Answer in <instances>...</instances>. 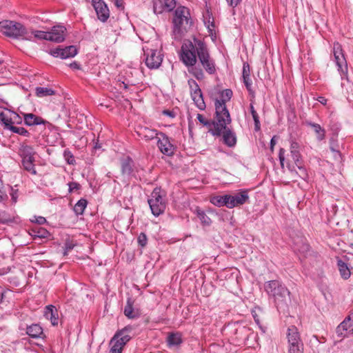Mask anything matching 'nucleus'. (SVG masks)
Listing matches in <instances>:
<instances>
[{"mask_svg": "<svg viewBox=\"0 0 353 353\" xmlns=\"http://www.w3.org/2000/svg\"><path fill=\"white\" fill-rule=\"evenodd\" d=\"M63 157L65 160L69 165H74L76 163L74 157L69 150H65L63 152Z\"/></svg>", "mask_w": 353, "mask_h": 353, "instance_id": "obj_44", "label": "nucleus"}, {"mask_svg": "<svg viewBox=\"0 0 353 353\" xmlns=\"http://www.w3.org/2000/svg\"><path fill=\"white\" fill-rule=\"evenodd\" d=\"M73 248H74V245H72V243H66L65 248L64 255H66L68 254V252L72 250Z\"/></svg>", "mask_w": 353, "mask_h": 353, "instance_id": "obj_62", "label": "nucleus"}, {"mask_svg": "<svg viewBox=\"0 0 353 353\" xmlns=\"http://www.w3.org/2000/svg\"><path fill=\"white\" fill-rule=\"evenodd\" d=\"M19 154L21 159H25L34 158L36 152L32 146L23 143L20 144Z\"/></svg>", "mask_w": 353, "mask_h": 353, "instance_id": "obj_25", "label": "nucleus"}, {"mask_svg": "<svg viewBox=\"0 0 353 353\" xmlns=\"http://www.w3.org/2000/svg\"><path fill=\"white\" fill-rule=\"evenodd\" d=\"M232 198L234 207H236L245 203L249 199V196L246 190H242L234 195H232Z\"/></svg>", "mask_w": 353, "mask_h": 353, "instance_id": "obj_30", "label": "nucleus"}, {"mask_svg": "<svg viewBox=\"0 0 353 353\" xmlns=\"http://www.w3.org/2000/svg\"><path fill=\"white\" fill-rule=\"evenodd\" d=\"M157 146L163 154L172 156L174 153V145L171 143L170 138L163 132H159Z\"/></svg>", "mask_w": 353, "mask_h": 353, "instance_id": "obj_12", "label": "nucleus"}, {"mask_svg": "<svg viewBox=\"0 0 353 353\" xmlns=\"http://www.w3.org/2000/svg\"><path fill=\"white\" fill-rule=\"evenodd\" d=\"M55 91L49 88L37 87L35 88V94L38 97H44L47 96L54 95Z\"/></svg>", "mask_w": 353, "mask_h": 353, "instance_id": "obj_38", "label": "nucleus"}, {"mask_svg": "<svg viewBox=\"0 0 353 353\" xmlns=\"http://www.w3.org/2000/svg\"><path fill=\"white\" fill-rule=\"evenodd\" d=\"M232 199V195H223V206H226L227 208L230 209L234 208V204L233 203V201Z\"/></svg>", "mask_w": 353, "mask_h": 353, "instance_id": "obj_45", "label": "nucleus"}, {"mask_svg": "<svg viewBox=\"0 0 353 353\" xmlns=\"http://www.w3.org/2000/svg\"><path fill=\"white\" fill-rule=\"evenodd\" d=\"M148 202L154 216H158L164 212L166 202L165 194L160 188H156L153 190Z\"/></svg>", "mask_w": 353, "mask_h": 353, "instance_id": "obj_7", "label": "nucleus"}, {"mask_svg": "<svg viewBox=\"0 0 353 353\" xmlns=\"http://www.w3.org/2000/svg\"><path fill=\"white\" fill-rule=\"evenodd\" d=\"M21 23L10 20L1 21V32L7 37L16 39Z\"/></svg>", "mask_w": 353, "mask_h": 353, "instance_id": "obj_15", "label": "nucleus"}, {"mask_svg": "<svg viewBox=\"0 0 353 353\" xmlns=\"http://www.w3.org/2000/svg\"><path fill=\"white\" fill-rule=\"evenodd\" d=\"M24 123L26 125L33 126L37 125H46L48 122L40 117L32 113L23 114Z\"/></svg>", "mask_w": 353, "mask_h": 353, "instance_id": "obj_21", "label": "nucleus"}, {"mask_svg": "<svg viewBox=\"0 0 353 353\" xmlns=\"http://www.w3.org/2000/svg\"><path fill=\"white\" fill-rule=\"evenodd\" d=\"M176 7V0H157L154 3V12L157 14L170 12Z\"/></svg>", "mask_w": 353, "mask_h": 353, "instance_id": "obj_18", "label": "nucleus"}, {"mask_svg": "<svg viewBox=\"0 0 353 353\" xmlns=\"http://www.w3.org/2000/svg\"><path fill=\"white\" fill-rule=\"evenodd\" d=\"M300 334L297 327L294 325H291L288 328L287 330V339L288 341H297L300 339Z\"/></svg>", "mask_w": 353, "mask_h": 353, "instance_id": "obj_36", "label": "nucleus"}, {"mask_svg": "<svg viewBox=\"0 0 353 353\" xmlns=\"http://www.w3.org/2000/svg\"><path fill=\"white\" fill-rule=\"evenodd\" d=\"M288 347H292L293 345H300V344H303L301 339H299L297 341H288Z\"/></svg>", "mask_w": 353, "mask_h": 353, "instance_id": "obj_60", "label": "nucleus"}, {"mask_svg": "<svg viewBox=\"0 0 353 353\" xmlns=\"http://www.w3.org/2000/svg\"><path fill=\"white\" fill-rule=\"evenodd\" d=\"M26 333L30 337L37 339L43 334V329L38 324H32L27 327Z\"/></svg>", "mask_w": 353, "mask_h": 353, "instance_id": "obj_32", "label": "nucleus"}, {"mask_svg": "<svg viewBox=\"0 0 353 353\" xmlns=\"http://www.w3.org/2000/svg\"><path fill=\"white\" fill-rule=\"evenodd\" d=\"M13 221H14V219H12V218L6 219V218H5V217L1 216V224H2V223H3V224H4V223H7V224H8V223H12V222H13Z\"/></svg>", "mask_w": 353, "mask_h": 353, "instance_id": "obj_63", "label": "nucleus"}, {"mask_svg": "<svg viewBox=\"0 0 353 353\" xmlns=\"http://www.w3.org/2000/svg\"><path fill=\"white\" fill-rule=\"evenodd\" d=\"M44 316L49 319L53 325H57L59 323L58 311L55 306L49 305L46 307Z\"/></svg>", "mask_w": 353, "mask_h": 353, "instance_id": "obj_22", "label": "nucleus"}, {"mask_svg": "<svg viewBox=\"0 0 353 353\" xmlns=\"http://www.w3.org/2000/svg\"><path fill=\"white\" fill-rule=\"evenodd\" d=\"M210 202L216 205V206H218V207H222L223 206V195L221 196V195H219V196H213L211 199H210Z\"/></svg>", "mask_w": 353, "mask_h": 353, "instance_id": "obj_46", "label": "nucleus"}, {"mask_svg": "<svg viewBox=\"0 0 353 353\" xmlns=\"http://www.w3.org/2000/svg\"><path fill=\"white\" fill-rule=\"evenodd\" d=\"M112 1L119 10H123L124 9L123 0H112Z\"/></svg>", "mask_w": 353, "mask_h": 353, "instance_id": "obj_55", "label": "nucleus"}, {"mask_svg": "<svg viewBox=\"0 0 353 353\" xmlns=\"http://www.w3.org/2000/svg\"><path fill=\"white\" fill-rule=\"evenodd\" d=\"M48 41L61 43L65 40L66 28L63 26H54L48 31Z\"/></svg>", "mask_w": 353, "mask_h": 353, "instance_id": "obj_17", "label": "nucleus"}, {"mask_svg": "<svg viewBox=\"0 0 353 353\" xmlns=\"http://www.w3.org/2000/svg\"><path fill=\"white\" fill-rule=\"evenodd\" d=\"M237 327L234 330V334L238 341H243L248 339L250 332L249 327L236 324Z\"/></svg>", "mask_w": 353, "mask_h": 353, "instance_id": "obj_29", "label": "nucleus"}, {"mask_svg": "<svg viewBox=\"0 0 353 353\" xmlns=\"http://www.w3.org/2000/svg\"><path fill=\"white\" fill-rule=\"evenodd\" d=\"M288 353H303V344L288 347Z\"/></svg>", "mask_w": 353, "mask_h": 353, "instance_id": "obj_49", "label": "nucleus"}, {"mask_svg": "<svg viewBox=\"0 0 353 353\" xmlns=\"http://www.w3.org/2000/svg\"><path fill=\"white\" fill-rule=\"evenodd\" d=\"M137 134L140 138L145 141H150L154 139H158V137H159V132L157 130L147 127L140 128Z\"/></svg>", "mask_w": 353, "mask_h": 353, "instance_id": "obj_20", "label": "nucleus"}, {"mask_svg": "<svg viewBox=\"0 0 353 353\" xmlns=\"http://www.w3.org/2000/svg\"><path fill=\"white\" fill-rule=\"evenodd\" d=\"M250 112L252 114V119L254 123V130L258 132L261 129V123L259 116L254 108V104H250L249 105Z\"/></svg>", "mask_w": 353, "mask_h": 353, "instance_id": "obj_37", "label": "nucleus"}, {"mask_svg": "<svg viewBox=\"0 0 353 353\" xmlns=\"http://www.w3.org/2000/svg\"><path fill=\"white\" fill-rule=\"evenodd\" d=\"M32 28H28L22 23L20 24L19 32L17 34V39L32 41Z\"/></svg>", "mask_w": 353, "mask_h": 353, "instance_id": "obj_27", "label": "nucleus"}, {"mask_svg": "<svg viewBox=\"0 0 353 353\" xmlns=\"http://www.w3.org/2000/svg\"><path fill=\"white\" fill-rule=\"evenodd\" d=\"M290 151L291 157L294 161L295 165H299V163L303 161L302 156L301 154V145L294 139H290Z\"/></svg>", "mask_w": 353, "mask_h": 353, "instance_id": "obj_19", "label": "nucleus"}, {"mask_svg": "<svg viewBox=\"0 0 353 353\" xmlns=\"http://www.w3.org/2000/svg\"><path fill=\"white\" fill-rule=\"evenodd\" d=\"M31 221L42 225L46 222V219L43 216H34V219H31Z\"/></svg>", "mask_w": 353, "mask_h": 353, "instance_id": "obj_56", "label": "nucleus"}, {"mask_svg": "<svg viewBox=\"0 0 353 353\" xmlns=\"http://www.w3.org/2000/svg\"><path fill=\"white\" fill-rule=\"evenodd\" d=\"M195 213L203 225H210L211 224V219L207 216L204 211L197 208L195 210Z\"/></svg>", "mask_w": 353, "mask_h": 353, "instance_id": "obj_41", "label": "nucleus"}, {"mask_svg": "<svg viewBox=\"0 0 353 353\" xmlns=\"http://www.w3.org/2000/svg\"><path fill=\"white\" fill-rule=\"evenodd\" d=\"M50 54L54 57L65 59L74 57L77 54V49L74 46H69L65 48L58 47L50 50Z\"/></svg>", "mask_w": 353, "mask_h": 353, "instance_id": "obj_14", "label": "nucleus"}, {"mask_svg": "<svg viewBox=\"0 0 353 353\" xmlns=\"http://www.w3.org/2000/svg\"><path fill=\"white\" fill-rule=\"evenodd\" d=\"M3 103L1 100V109L5 110L1 112V123L4 124L5 128L19 135L30 137V133L26 128L15 125L21 123L22 118L17 112L4 107Z\"/></svg>", "mask_w": 353, "mask_h": 353, "instance_id": "obj_5", "label": "nucleus"}, {"mask_svg": "<svg viewBox=\"0 0 353 353\" xmlns=\"http://www.w3.org/2000/svg\"><path fill=\"white\" fill-rule=\"evenodd\" d=\"M168 347H179L183 343L182 334L180 332L170 333L166 339Z\"/></svg>", "mask_w": 353, "mask_h": 353, "instance_id": "obj_26", "label": "nucleus"}, {"mask_svg": "<svg viewBox=\"0 0 353 353\" xmlns=\"http://www.w3.org/2000/svg\"><path fill=\"white\" fill-rule=\"evenodd\" d=\"M204 23L210 32H212L215 26L214 22V18L212 17L209 10L206 11V13L203 15Z\"/></svg>", "mask_w": 353, "mask_h": 353, "instance_id": "obj_42", "label": "nucleus"}, {"mask_svg": "<svg viewBox=\"0 0 353 353\" xmlns=\"http://www.w3.org/2000/svg\"><path fill=\"white\" fill-rule=\"evenodd\" d=\"M30 234L33 237L34 239L37 238L39 239H45L47 238L49 235L48 231L40 226H35L30 230Z\"/></svg>", "mask_w": 353, "mask_h": 353, "instance_id": "obj_31", "label": "nucleus"}, {"mask_svg": "<svg viewBox=\"0 0 353 353\" xmlns=\"http://www.w3.org/2000/svg\"><path fill=\"white\" fill-rule=\"evenodd\" d=\"M247 76H250V65L248 63H244L243 65L242 77Z\"/></svg>", "mask_w": 353, "mask_h": 353, "instance_id": "obj_54", "label": "nucleus"}, {"mask_svg": "<svg viewBox=\"0 0 353 353\" xmlns=\"http://www.w3.org/2000/svg\"><path fill=\"white\" fill-rule=\"evenodd\" d=\"M243 80L247 90L252 88V80L250 76L243 77Z\"/></svg>", "mask_w": 353, "mask_h": 353, "instance_id": "obj_57", "label": "nucleus"}, {"mask_svg": "<svg viewBox=\"0 0 353 353\" xmlns=\"http://www.w3.org/2000/svg\"><path fill=\"white\" fill-rule=\"evenodd\" d=\"M144 54L145 56V63L148 68L154 70L161 66L163 59V54L160 50L147 49Z\"/></svg>", "mask_w": 353, "mask_h": 353, "instance_id": "obj_9", "label": "nucleus"}, {"mask_svg": "<svg viewBox=\"0 0 353 353\" xmlns=\"http://www.w3.org/2000/svg\"><path fill=\"white\" fill-rule=\"evenodd\" d=\"M190 95L196 106L201 110H205L206 105L203 99L202 91L199 90L197 92H192Z\"/></svg>", "mask_w": 353, "mask_h": 353, "instance_id": "obj_28", "label": "nucleus"}, {"mask_svg": "<svg viewBox=\"0 0 353 353\" xmlns=\"http://www.w3.org/2000/svg\"><path fill=\"white\" fill-rule=\"evenodd\" d=\"M196 118L203 125L208 127H213L212 121L207 120L202 114H198Z\"/></svg>", "mask_w": 353, "mask_h": 353, "instance_id": "obj_48", "label": "nucleus"}, {"mask_svg": "<svg viewBox=\"0 0 353 353\" xmlns=\"http://www.w3.org/2000/svg\"><path fill=\"white\" fill-rule=\"evenodd\" d=\"M188 85L190 87V94L192 93V92H194V91H199V90H201V88H199V84L196 83V81L194 79H189L188 81Z\"/></svg>", "mask_w": 353, "mask_h": 353, "instance_id": "obj_47", "label": "nucleus"}, {"mask_svg": "<svg viewBox=\"0 0 353 353\" xmlns=\"http://www.w3.org/2000/svg\"><path fill=\"white\" fill-rule=\"evenodd\" d=\"M8 188L10 189V194L11 196L12 202L14 203H17L18 198V190H14L10 186H8Z\"/></svg>", "mask_w": 353, "mask_h": 353, "instance_id": "obj_51", "label": "nucleus"}, {"mask_svg": "<svg viewBox=\"0 0 353 353\" xmlns=\"http://www.w3.org/2000/svg\"><path fill=\"white\" fill-rule=\"evenodd\" d=\"M137 242L139 245L143 248L146 245L148 242V239L145 233L141 232L138 238H137Z\"/></svg>", "mask_w": 353, "mask_h": 353, "instance_id": "obj_50", "label": "nucleus"}, {"mask_svg": "<svg viewBox=\"0 0 353 353\" xmlns=\"http://www.w3.org/2000/svg\"><path fill=\"white\" fill-rule=\"evenodd\" d=\"M69 187V192H72L74 190H78L80 189L81 185L77 182H70L68 183Z\"/></svg>", "mask_w": 353, "mask_h": 353, "instance_id": "obj_53", "label": "nucleus"}, {"mask_svg": "<svg viewBox=\"0 0 353 353\" xmlns=\"http://www.w3.org/2000/svg\"><path fill=\"white\" fill-rule=\"evenodd\" d=\"M92 4L99 20L105 22L110 17V11L105 3L103 0H92Z\"/></svg>", "mask_w": 353, "mask_h": 353, "instance_id": "obj_16", "label": "nucleus"}, {"mask_svg": "<svg viewBox=\"0 0 353 353\" xmlns=\"http://www.w3.org/2000/svg\"><path fill=\"white\" fill-rule=\"evenodd\" d=\"M338 266L341 277L347 279L350 276L351 272L346 263L340 260L338 262Z\"/></svg>", "mask_w": 353, "mask_h": 353, "instance_id": "obj_39", "label": "nucleus"}, {"mask_svg": "<svg viewBox=\"0 0 353 353\" xmlns=\"http://www.w3.org/2000/svg\"><path fill=\"white\" fill-rule=\"evenodd\" d=\"M193 21L190 9L185 6H178L172 17V35L175 40L181 39L192 26Z\"/></svg>", "mask_w": 353, "mask_h": 353, "instance_id": "obj_3", "label": "nucleus"}, {"mask_svg": "<svg viewBox=\"0 0 353 353\" xmlns=\"http://www.w3.org/2000/svg\"><path fill=\"white\" fill-rule=\"evenodd\" d=\"M336 334L339 337H347L353 334V313L347 316L336 327Z\"/></svg>", "mask_w": 353, "mask_h": 353, "instance_id": "obj_13", "label": "nucleus"}, {"mask_svg": "<svg viewBox=\"0 0 353 353\" xmlns=\"http://www.w3.org/2000/svg\"><path fill=\"white\" fill-rule=\"evenodd\" d=\"M285 153V149L280 148L279 152V159L280 161L281 168H284Z\"/></svg>", "mask_w": 353, "mask_h": 353, "instance_id": "obj_52", "label": "nucleus"}, {"mask_svg": "<svg viewBox=\"0 0 353 353\" xmlns=\"http://www.w3.org/2000/svg\"><path fill=\"white\" fill-rule=\"evenodd\" d=\"M233 92L230 89H225L220 93L221 98L216 99L214 102L215 107V126L214 134H220L221 130L224 129L226 123H230L232 121L229 110L227 108L225 103L230 101Z\"/></svg>", "mask_w": 353, "mask_h": 353, "instance_id": "obj_2", "label": "nucleus"}, {"mask_svg": "<svg viewBox=\"0 0 353 353\" xmlns=\"http://www.w3.org/2000/svg\"><path fill=\"white\" fill-rule=\"evenodd\" d=\"M302 163H303V161L301 163H299V165H296V166L297 167V168L299 170V172L296 171L290 165L288 166V168L292 174L297 175L301 179L305 180L308 177V174H307L305 168L304 166H303Z\"/></svg>", "mask_w": 353, "mask_h": 353, "instance_id": "obj_35", "label": "nucleus"}, {"mask_svg": "<svg viewBox=\"0 0 353 353\" xmlns=\"http://www.w3.org/2000/svg\"><path fill=\"white\" fill-rule=\"evenodd\" d=\"M70 67L73 69H79L80 68L79 64L76 61L71 63L70 64Z\"/></svg>", "mask_w": 353, "mask_h": 353, "instance_id": "obj_64", "label": "nucleus"}, {"mask_svg": "<svg viewBox=\"0 0 353 353\" xmlns=\"http://www.w3.org/2000/svg\"><path fill=\"white\" fill-rule=\"evenodd\" d=\"M134 301L131 298H128L126 301V305L124 307L123 313L128 319H137L139 316L140 313L138 309H134L133 307Z\"/></svg>", "mask_w": 353, "mask_h": 353, "instance_id": "obj_23", "label": "nucleus"}, {"mask_svg": "<svg viewBox=\"0 0 353 353\" xmlns=\"http://www.w3.org/2000/svg\"><path fill=\"white\" fill-rule=\"evenodd\" d=\"M48 31H42V30H34L32 31V41H36V40H47L48 41Z\"/></svg>", "mask_w": 353, "mask_h": 353, "instance_id": "obj_43", "label": "nucleus"}, {"mask_svg": "<svg viewBox=\"0 0 353 353\" xmlns=\"http://www.w3.org/2000/svg\"><path fill=\"white\" fill-rule=\"evenodd\" d=\"M163 114L166 115L170 118L175 117L176 114L174 112L169 110H165L163 111Z\"/></svg>", "mask_w": 353, "mask_h": 353, "instance_id": "obj_61", "label": "nucleus"}, {"mask_svg": "<svg viewBox=\"0 0 353 353\" xmlns=\"http://www.w3.org/2000/svg\"><path fill=\"white\" fill-rule=\"evenodd\" d=\"M333 54L335 63L337 66L342 79H347L348 67L346 59L345 57L342 46L339 42H334L333 44Z\"/></svg>", "mask_w": 353, "mask_h": 353, "instance_id": "obj_8", "label": "nucleus"}, {"mask_svg": "<svg viewBox=\"0 0 353 353\" xmlns=\"http://www.w3.org/2000/svg\"><path fill=\"white\" fill-rule=\"evenodd\" d=\"M212 123H213V128H211L209 130L210 132L212 135L219 137V136H221V134H223V142L225 145H227L229 147H233L236 145V135L230 128H228V125H229L230 123H226L225 128L222 129L221 130L220 134H214V130L216 129L215 117L214 118V119L212 121Z\"/></svg>", "mask_w": 353, "mask_h": 353, "instance_id": "obj_11", "label": "nucleus"}, {"mask_svg": "<svg viewBox=\"0 0 353 353\" xmlns=\"http://www.w3.org/2000/svg\"><path fill=\"white\" fill-rule=\"evenodd\" d=\"M306 125L311 127L316 134V139L318 141H322L325 137V131L321 126L315 123H312L310 121H306Z\"/></svg>", "mask_w": 353, "mask_h": 353, "instance_id": "obj_33", "label": "nucleus"}, {"mask_svg": "<svg viewBox=\"0 0 353 353\" xmlns=\"http://www.w3.org/2000/svg\"><path fill=\"white\" fill-rule=\"evenodd\" d=\"M248 91L250 96V104H255V92L254 91L252 88L248 89Z\"/></svg>", "mask_w": 353, "mask_h": 353, "instance_id": "obj_58", "label": "nucleus"}, {"mask_svg": "<svg viewBox=\"0 0 353 353\" xmlns=\"http://www.w3.org/2000/svg\"><path fill=\"white\" fill-rule=\"evenodd\" d=\"M88 201L86 199H81L74 206V212L77 215H81L87 206Z\"/></svg>", "mask_w": 353, "mask_h": 353, "instance_id": "obj_40", "label": "nucleus"}, {"mask_svg": "<svg viewBox=\"0 0 353 353\" xmlns=\"http://www.w3.org/2000/svg\"><path fill=\"white\" fill-rule=\"evenodd\" d=\"M227 3L232 8L236 7L241 1V0H226Z\"/></svg>", "mask_w": 353, "mask_h": 353, "instance_id": "obj_59", "label": "nucleus"}, {"mask_svg": "<svg viewBox=\"0 0 353 353\" xmlns=\"http://www.w3.org/2000/svg\"><path fill=\"white\" fill-rule=\"evenodd\" d=\"M132 330L130 325L125 326L116 332L110 341L109 353H122L124 346L131 339L129 333Z\"/></svg>", "mask_w": 353, "mask_h": 353, "instance_id": "obj_6", "label": "nucleus"}, {"mask_svg": "<svg viewBox=\"0 0 353 353\" xmlns=\"http://www.w3.org/2000/svg\"><path fill=\"white\" fill-rule=\"evenodd\" d=\"M34 162L35 157L21 159V168L30 174L36 176L37 174V172Z\"/></svg>", "mask_w": 353, "mask_h": 353, "instance_id": "obj_24", "label": "nucleus"}, {"mask_svg": "<svg viewBox=\"0 0 353 353\" xmlns=\"http://www.w3.org/2000/svg\"><path fill=\"white\" fill-rule=\"evenodd\" d=\"M264 290L268 296L274 299L276 307L287 305L290 292L279 280H272L265 283Z\"/></svg>", "mask_w": 353, "mask_h": 353, "instance_id": "obj_4", "label": "nucleus"}, {"mask_svg": "<svg viewBox=\"0 0 353 353\" xmlns=\"http://www.w3.org/2000/svg\"><path fill=\"white\" fill-rule=\"evenodd\" d=\"M207 47L203 39L196 37L185 39L181 47L180 60L188 68V72L197 80H202L205 77L203 70L196 67L195 65L198 57Z\"/></svg>", "mask_w": 353, "mask_h": 353, "instance_id": "obj_1", "label": "nucleus"}, {"mask_svg": "<svg viewBox=\"0 0 353 353\" xmlns=\"http://www.w3.org/2000/svg\"><path fill=\"white\" fill-rule=\"evenodd\" d=\"M133 161L127 157L121 161V172L124 175L130 176L132 172Z\"/></svg>", "mask_w": 353, "mask_h": 353, "instance_id": "obj_34", "label": "nucleus"}, {"mask_svg": "<svg viewBox=\"0 0 353 353\" xmlns=\"http://www.w3.org/2000/svg\"><path fill=\"white\" fill-rule=\"evenodd\" d=\"M199 63L205 70V71L210 74L213 75L216 72V67L214 60L211 57L208 47L198 57Z\"/></svg>", "mask_w": 353, "mask_h": 353, "instance_id": "obj_10", "label": "nucleus"}]
</instances>
